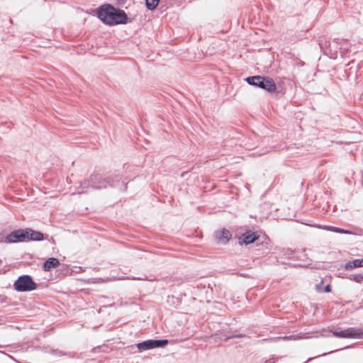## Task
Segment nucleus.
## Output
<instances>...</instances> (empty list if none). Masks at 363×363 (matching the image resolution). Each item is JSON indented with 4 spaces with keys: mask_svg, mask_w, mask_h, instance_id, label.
<instances>
[{
    "mask_svg": "<svg viewBox=\"0 0 363 363\" xmlns=\"http://www.w3.org/2000/svg\"><path fill=\"white\" fill-rule=\"evenodd\" d=\"M215 237L218 242L225 244L230 240L232 235L228 230L222 229L216 232Z\"/></svg>",
    "mask_w": 363,
    "mask_h": 363,
    "instance_id": "8",
    "label": "nucleus"
},
{
    "mask_svg": "<svg viewBox=\"0 0 363 363\" xmlns=\"http://www.w3.org/2000/svg\"><path fill=\"white\" fill-rule=\"evenodd\" d=\"M160 0H146V6L149 10H154L158 6Z\"/></svg>",
    "mask_w": 363,
    "mask_h": 363,
    "instance_id": "13",
    "label": "nucleus"
},
{
    "mask_svg": "<svg viewBox=\"0 0 363 363\" xmlns=\"http://www.w3.org/2000/svg\"><path fill=\"white\" fill-rule=\"evenodd\" d=\"M333 336L340 338H363V330L349 328L340 331H332Z\"/></svg>",
    "mask_w": 363,
    "mask_h": 363,
    "instance_id": "4",
    "label": "nucleus"
},
{
    "mask_svg": "<svg viewBox=\"0 0 363 363\" xmlns=\"http://www.w3.org/2000/svg\"><path fill=\"white\" fill-rule=\"evenodd\" d=\"M13 286L17 291H33L35 290L37 286L31 277L28 275H23L18 277Z\"/></svg>",
    "mask_w": 363,
    "mask_h": 363,
    "instance_id": "3",
    "label": "nucleus"
},
{
    "mask_svg": "<svg viewBox=\"0 0 363 363\" xmlns=\"http://www.w3.org/2000/svg\"><path fill=\"white\" fill-rule=\"evenodd\" d=\"M330 291H331L330 285V284H328V285L325 287L324 291H325V292H326V293H329V292H330Z\"/></svg>",
    "mask_w": 363,
    "mask_h": 363,
    "instance_id": "17",
    "label": "nucleus"
},
{
    "mask_svg": "<svg viewBox=\"0 0 363 363\" xmlns=\"http://www.w3.org/2000/svg\"><path fill=\"white\" fill-rule=\"evenodd\" d=\"M324 229H325L327 230L333 231L335 233H338L352 234V233L349 230H344V229L334 227V226H325V227H324Z\"/></svg>",
    "mask_w": 363,
    "mask_h": 363,
    "instance_id": "12",
    "label": "nucleus"
},
{
    "mask_svg": "<svg viewBox=\"0 0 363 363\" xmlns=\"http://www.w3.org/2000/svg\"><path fill=\"white\" fill-rule=\"evenodd\" d=\"M351 279L354 280L356 282H362L363 281V275L362 274H355L353 275Z\"/></svg>",
    "mask_w": 363,
    "mask_h": 363,
    "instance_id": "14",
    "label": "nucleus"
},
{
    "mask_svg": "<svg viewBox=\"0 0 363 363\" xmlns=\"http://www.w3.org/2000/svg\"><path fill=\"white\" fill-rule=\"evenodd\" d=\"M259 238V235L257 232L247 230L245 233H242L238 238V242L240 245H249L254 242Z\"/></svg>",
    "mask_w": 363,
    "mask_h": 363,
    "instance_id": "7",
    "label": "nucleus"
},
{
    "mask_svg": "<svg viewBox=\"0 0 363 363\" xmlns=\"http://www.w3.org/2000/svg\"><path fill=\"white\" fill-rule=\"evenodd\" d=\"M281 339L284 340H298V337L295 335H291V336H285L284 337H281Z\"/></svg>",
    "mask_w": 363,
    "mask_h": 363,
    "instance_id": "15",
    "label": "nucleus"
},
{
    "mask_svg": "<svg viewBox=\"0 0 363 363\" xmlns=\"http://www.w3.org/2000/svg\"><path fill=\"white\" fill-rule=\"evenodd\" d=\"M60 265V262L57 259L51 257L47 259L43 264V269L45 272H49L53 268H56Z\"/></svg>",
    "mask_w": 363,
    "mask_h": 363,
    "instance_id": "9",
    "label": "nucleus"
},
{
    "mask_svg": "<svg viewBox=\"0 0 363 363\" xmlns=\"http://www.w3.org/2000/svg\"><path fill=\"white\" fill-rule=\"evenodd\" d=\"M97 16L104 23L109 26L125 24L128 22V16L123 11L109 4L99 7Z\"/></svg>",
    "mask_w": 363,
    "mask_h": 363,
    "instance_id": "1",
    "label": "nucleus"
},
{
    "mask_svg": "<svg viewBox=\"0 0 363 363\" xmlns=\"http://www.w3.org/2000/svg\"><path fill=\"white\" fill-rule=\"evenodd\" d=\"M26 232L28 233V240L40 241L44 238L43 234L40 232L35 231L30 228H27Z\"/></svg>",
    "mask_w": 363,
    "mask_h": 363,
    "instance_id": "10",
    "label": "nucleus"
},
{
    "mask_svg": "<svg viewBox=\"0 0 363 363\" xmlns=\"http://www.w3.org/2000/svg\"><path fill=\"white\" fill-rule=\"evenodd\" d=\"M168 343L167 340H150L143 341L137 345L139 350H147L155 347H161L165 346Z\"/></svg>",
    "mask_w": 363,
    "mask_h": 363,
    "instance_id": "5",
    "label": "nucleus"
},
{
    "mask_svg": "<svg viewBox=\"0 0 363 363\" xmlns=\"http://www.w3.org/2000/svg\"><path fill=\"white\" fill-rule=\"evenodd\" d=\"M246 81L249 84L258 86L269 93L274 92L277 89L274 81L269 77L253 76L247 77Z\"/></svg>",
    "mask_w": 363,
    "mask_h": 363,
    "instance_id": "2",
    "label": "nucleus"
},
{
    "mask_svg": "<svg viewBox=\"0 0 363 363\" xmlns=\"http://www.w3.org/2000/svg\"><path fill=\"white\" fill-rule=\"evenodd\" d=\"M322 284L323 281H321L319 284H317L315 286V289L318 292H320L322 290Z\"/></svg>",
    "mask_w": 363,
    "mask_h": 363,
    "instance_id": "16",
    "label": "nucleus"
},
{
    "mask_svg": "<svg viewBox=\"0 0 363 363\" xmlns=\"http://www.w3.org/2000/svg\"><path fill=\"white\" fill-rule=\"evenodd\" d=\"M363 267V259H354L347 262L345 265L346 270H350L354 268Z\"/></svg>",
    "mask_w": 363,
    "mask_h": 363,
    "instance_id": "11",
    "label": "nucleus"
},
{
    "mask_svg": "<svg viewBox=\"0 0 363 363\" xmlns=\"http://www.w3.org/2000/svg\"><path fill=\"white\" fill-rule=\"evenodd\" d=\"M8 242H17L28 241V233L25 230H16L11 232L6 237Z\"/></svg>",
    "mask_w": 363,
    "mask_h": 363,
    "instance_id": "6",
    "label": "nucleus"
}]
</instances>
